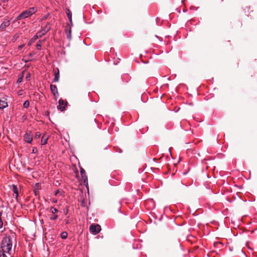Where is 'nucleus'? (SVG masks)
I'll list each match as a JSON object with an SVG mask.
<instances>
[{"label":"nucleus","mask_w":257,"mask_h":257,"mask_svg":"<svg viewBox=\"0 0 257 257\" xmlns=\"http://www.w3.org/2000/svg\"><path fill=\"white\" fill-rule=\"evenodd\" d=\"M58 216L57 215L54 214L50 217V219L51 220H54L57 218Z\"/></svg>","instance_id":"aec40b11"},{"label":"nucleus","mask_w":257,"mask_h":257,"mask_svg":"<svg viewBox=\"0 0 257 257\" xmlns=\"http://www.w3.org/2000/svg\"><path fill=\"white\" fill-rule=\"evenodd\" d=\"M89 231L94 235L96 234V225L92 223L89 227Z\"/></svg>","instance_id":"1a4fd4ad"},{"label":"nucleus","mask_w":257,"mask_h":257,"mask_svg":"<svg viewBox=\"0 0 257 257\" xmlns=\"http://www.w3.org/2000/svg\"><path fill=\"white\" fill-rule=\"evenodd\" d=\"M50 211L53 214H55V213L58 212V209L54 208V207H51L50 208Z\"/></svg>","instance_id":"dca6fc26"},{"label":"nucleus","mask_w":257,"mask_h":257,"mask_svg":"<svg viewBox=\"0 0 257 257\" xmlns=\"http://www.w3.org/2000/svg\"><path fill=\"white\" fill-rule=\"evenodd\" d=\"M68 210L67 209L66 211H65V214H67L68 213Z\"/></svg>","instance_id":"2f4dec72"},{"label":"nucleus","mask_w":257,"mask_h":257,"mask_svg":"<svg viewBox=\"0 0 257 257\" xmlns=\"http://www.w3.org/2000/svg\"><path fill=\"white\" fill-rule=\"evenodd\" d=\"M40 189V184L39 183H37L35 185V189L39 190Z\"/></svg>","instance_id":"4be33fe9"},{"label":"nucleus","mask_w":257,"mask_h":257,"mask_svg":"<svg viewBox=\"0 0 257 257\" xmlns=\"http://www.w3.org/2000/svg\"><path fill=\"white\" fill-rule=\"evenodd\" d=\"M24 141L28 143H31L33 141V136L31 132H28L24 135Z\"/></svg>","instance_id":"423d86ee"},{"label":"nucleus","mask_w":257,"mask_h":257,"mask_svg":"<svg viewBox=\"0 0 257 257\" xmlns=\"http://www.w3.org/2000/svg\"><path fill=\"white\" fill-rule=\"evenodd\" d=\"M66 33H67V38L68 39H70L71 38V28H70L69 29V30L68 31V32H66Z\"/></svg>","instance_id":"f3484780"},{"label":"nucleus","mask_w":257,"mask_h":257,"mask_svg":"<svg viewBox=\"0 0 257 257\" xmlns=\"http://www.w3.org/2000/svg\"><path fill=\"white\" fill-rule=\"evenodd\" d=\"M60 77L59 70L56 68L55 70L54 78L53 80V82H57L59 81Z\"/></svg>","instance_id":"0eeeda50"},{"label":"nucleus","mask_w":257,"mask_h":257,"mask_svg":"<svg viewBox=\"0 0 257 257\" xmlns=\"http://www.w3.org/2000/svg\"><path fill=\"white\" fill-rule=\"evenodd\" d=\"M34 192H35V195H37V194H38V192H39L38 190H36V189H35V190H34Z\"/></svg>","instance_id":"bb28decb"},{"label":"nucleus","mask_w":257,"mask_h":257,"mask_svg":"<svg viewBox=\"0 0 257 257\" xmlns=\"http://www.w3.org/2000/svg\"><path fill=\"white\" fill-rule=\"evenodd\" d=\"M12 245V240L10 236L4 237L1 242L0 257H7L6 253L10 254Z\"/></svg>","instance_id":"f257e3e1"},{"label":"nucleus","mask_w":257,"mask_h":257,"mask_svg":"<svg viewBox=\"0 0 257 257\" xmlns=\"http://www.w3.org/2000/svg\"><path fill=\"white\" fill-rule=\"evenodd\" d=\"M37 152V149L36 148H33L32 149V153L35 154Z\"/></svg>","instance_id":"b1692460"},{"label":"nucleus","mask_w":257,"mask_h":257,"mask_svg":"<svg viewBox=\"0 0 257 257\" xmlns=\"http://www.w3.org/2000/svg\"><path fill=\"white\" fill-rule=\"evenodd\" d=\"M80 173H81V175L82 176V177L83 179L84 180V181L85 182V180L87 179V176L85 175V170L81 168V169H80Z\"/></svg>","instance_id":"4468645a"},{"label":"nucleus","mask_w":257,"mask_h":257,"mask_svg":"<svg viewBox=\"0 0 257 257\" xmlns=\"http://www.w3.org/2000/svg\"><path fill=\"white\" fill-rule=\"evenodd\" d=\"M18 82H21V79H18Z\"/></svg>","instance_id":"7c9ffc66"},{"label":"nucleus","mask_w":257,"mask_h":257,"mask_svg":"<svg viewBox=\"0 0 257 257\" xmlns=\"http://www.w3.org/2000/svg\"><path fill=\"white\" fill-rule=\"evenodd\" d=\"M48 139V137L44 135L41 139V145H45L47 143V140Z\"/></svg>","instance_id":"9b49d317"},{"label":"nucleus","mask_w":257,"mask_h":257,"mask_svg":"<svg viewBox=\"0 0 257 257\" xmlns=\"http://www.w3.org/2000/svg\"><path fill=\"white\" fill-rule=\"evenodd\" d=\"M13 190L14 192V196L17 198L18 196V190L16 185H13Z\"/></svg>","instance_id":"ddd939ff"},{"label":"nucleus","mask_w":257,"mask_h":257,"mask_svg":"<svg viewBox=\"0 0 257 257\" xmlns=\"http://www.w3.org/2000/svg\"><path fill=\"white\" fill-rule=\"evenodd\" d=\"M8 106V103L4 100H0V109H4Z\"/></svg>","instance_id":"f8f14e48"},{"label":"nucleus","mask_w":257,"mask_h":257,"mask_svg":"<svg viewBox=\"0 0 257 257\" xmlns=\"http://www.w3.org/2000/svg\"><path fill=\"white\" fill-rule=\"evenodd\" d=\"M60 236L62 239H66L68 236V233L66 231H63L61 233Z\"/></svg>","instance_id":"2eb2a0df"},{"label":"nucleus","mask_w":257,"mask_h":257,"mask_svg":"<svg viewBox=\"0 0 257 257\" xmlns=\"http://www.w3.org/2000/svg\"><path fill=\"white\" fill-rule=\"evenodd\" d=\"M10 25V20L6 19H5L3 22L0 26V31H4L7 27H8Z\"/></svg>","instance_id":"39448f33"},{"label":"nucleus","mask_w":257,"mask_h":257,"mask_svg":"<svg viewBox=\"0 0 257 257\" xmlns=\"http://www.w3.org/2000/svg\"><path fill=\"white\" fill-rule=\"evenodd\" d=\"M41 136V134L39 132H36L35 133V137L36 138V139H38L39 138H40V137Z\"/></svg>","instance_id":"412c9836"},{"label":"nucleus","mask_w":257,"mask_h":257,"mask_svg":"<svg viewBox=\"0 0 257 257\" xmlns=\"http://www.w3.org/2000/svg\"><path fill=\"white\" fill-rule=\"evenodd\" d=\"M50 89L51 92L55 96H57L58 95V92L57 90V87L55 85L51 84L50 85Z\"/></svg>","instance_id":"6e6552de"},{"label":"nucleus","mask_w":257,"mask_h":257,"mask_svg":"<svg viewBox=\"0 0 257 257\" xmlns=\"http://www.w3.org/2000/svg\"><path fill=\"white\" fill-rule=\"evenodd\" d=\"M101 229V226L97 224V233L100 231Z\"/></svg>","instance_id":"5701e85b"},{"label":"nucleus","mask_w":257,"mask_h":257,"mask_svg":"<svg viewBox=\"0 0 257 257\" xmlns=\"http://www.w3.org/2000/svg\"><path fill=\"white\" fill-rule=\"evenodd\" d=\"M41 45L40 44H37L36 48L38 50H40Z\"/></svg>","instance_id":"393cba45"},{"label":"nucleus","mask_w":257,"mask_h":257,"mask_svg":"<svg viewBox=\"0 0 257 257\" xmlns=\"http://www.w3.org/2000/svg\"><path fill=\"white\" fill-rule=\"evenodd\" d=\"M65 222L66 224H69L70 223L69 220L68 219H65Z\"/></svg>","instance_id":"a878e982"},{"label":"nucleus","mask_w":257,"mask_h":257,"mask_svg":"<svg viewBox=\"0 0 257 257\" xmlns=\"http://www.w3.org/2000/svg\"><path fill=\"white\" fill-rule=\"evenodd\" d=\"M30 60H31L30 59H25V61L26 62H28V61H30Z\"/></svg>","instance_id":"c85d7f7f"},{"label":"nucleus","mask_w":257,"mask_h":257,"mask_svg":"<svg viewBox=\"0 0 257 257\" xmlns=\"http://www.w3.org/2000/svg\"><path fill=\"white\" fill-rule=\"evenodd\" d=\"M46 18H47V17H46V16H45V17H44V19H46Z\"/></svg>","instance_id":"f704fd0d"},{"label":"nucleus","mask_w":257,"mask_h":257,"mask_svg":"<svg viewBox=\"0 0 257 257\" xmlns=\"http://www.w3.org/2000/svg\"><path fill=\"white\" fill-rule=\"evenodd\" d=\"M51 29L49 23H47L44 28L40 31L36 35L37 38H40L47 33Z\"/></svg>","instance_id":"7ed1b4c3"},{"label":"nucleus","mask_w":257,"mask_h":257,"mask_svg":"<svg viewBox=\"0 0 257 257\" xmlns=\"http://www.w3.org/2000/svg\"><path fill=\"white\" fill-rule=\"evenodd\" d=\"M23 47H24V45H21V46H19V49H21L23 48Z\"/></svg>","instance_id":"cd10ccee"},{"label":"nucleus","mask_w":257,"mask_h":257,"mask_svg":"<svg viewBox=\"0 0 257 257\" xmlns=\"http://www.w3.org/2000/svg\"><path fill=\"white\" fill-rule=\"evenodd\" d=\"M30 103L28 100H26L24 102L23 104V106L24 108H28L29 106Z\"/></svg>","instance_id":"a211bd4d"},{"label":"nucleus","mask_w":257,"mask_h":257,"mask_svg":"<svg viewBox=\"0 0 257 257\" xmlns=\"http://www.w3.org/2000/svg\"><path fill=\"white\" fill-rule=\"evenodd\" d=\"M58 192H59V190H57V191L56 192L55 194H57L58 193Z\"/></svg>","instance_id":"72a5a7b5"},{"label":"nucleus","mask_w":257,"mask_h":257,"mask_svg":"<svg viewBox=\"0 0 257 257\" xmlns=\"http://www.w3.org/2000/svg\"><path fill=\"white\" fill-rule=\"evenodd\" d=\"M58 192H59V190H57V191L56 192L55 194H57L58 193Z\"/></svg>","instance_id":"473e14b6"},{"label":"nucleus","mask_w":257,"mask_h":257,"mask_svg":"<svg viewBox=\"0 0 257 257\" xmlns=\"http://www.w3.org/2000/svg\"><path fill=\"white\" fill-rule=\"evenodd\" d=\"M66 13L67 15V17L69 19V22L71 23V24H72V13L71 11L69 9H66Z\"/></svg>","instance_id":"9d476101"},{"label":"nucleus","mask_w":257,"mask_h":257,"mask_svg":"<svg viewBox=\"0 0 257 257\" xmlns=\"http://www.w3.org/2000/svg\"><path fill=\"white\" fill-rule=\"evenodd\" d=\"M37 11V9L36 7H32L29 9L21 13L16 18L17 20H21L22 19L27 18L33 14H35Z\"/></svg>","instance_id":"f03ea898"},{"label":"nucleus","mask_w":257,"mask_h":257,"mask_svg":"<svg viewBox=\"0 0 257 257\" xmlns=\"http://www.w3.org/2000/svg\"><path fill=\"white\" fill-rule=\"evenodd\" d=\"M67 104V102L66 101H64L63 99H60L59 100V105L57 106V108L62 111L65 110Z\"/></svg>","instance_id":"20e7f679"},{"label":"nucleus","mask_w":257,"mask_h":257,"mask_svg":"<svg viewBox=\"0 0 257 257\" xmlns=\"http://www.w3.org/2000/svg\"><path fill=\"white\" fill-rule=\"evenodd\" d=\"M53 202L56 203L57 202V200L56 199L53 200Z\"/></svg>","instance_id":"c756f323"},{"label":"nucleus","mask_w":257,"mask_h":257,"mask_svg":"<svg viewBox=\"0 0 257 257\" xmlns=\"http://www.w3.org/2000/svg\"><path fill=\"white\" fill-rule=\"evenodd\" d=\"M2 213L0 212V229L3 226V221L2 219Z\"/></svg>","instance_id":"6ab92c4d"}]
</instances>
